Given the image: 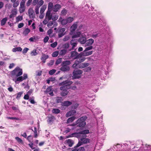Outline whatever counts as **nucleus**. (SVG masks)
Returning a JSON list of instances; mask_svg holds the SVG:
<instances>
[{"instance_id": "obj_1", "label": "nucleus", "mask_w": 151, "mask_h": 151, "mask_svg": "<svg viewBox=\"0 0 151 151\" xmlns=\"http://www.w3.org/2000/svg\"><path fill=\"white\" fill-rule=\"evenodd\" d=\"M73 83V82L67 80L59 83L60 87V90H67L70 88V85Z\"/></svg>"}, {"instance_id": "obj_2", "label": "nucleus", "mask_w": 151, "mask_h": 151, "mask_svg": "<svg viewBox=\"0 0 151 151\" xmlns=\"http://www.w3.org/2000/svg\"><path fill=\"white\" fill-rule=\"evenodd\" d=\"M89 133L88 130H85L78 133H74L72 134L71 135H68L67 138L73 137H86V134Z\"/></svg>"}, {"instance_id": "obj_3", "label": "nucleus", "mask_w": 151, "mask_h": 151, "mask_svg": "<svg viewBox=\"0 0 151 151\" xmlns=\"http://www.w3.org/2000/svg\"><path fill=\"white\" fill-rule=\"evenodd\" d=\"M86 116H83L79 119L76 121V124L78 127H84L86 124V120L87 119Z\"/></svg>"}, {"instance_id": "obj_4", "label": "nucleus", "mask_w": 151, "mask_h": 151, "mask_svg": "<svg viewBox=\"0 0 151 151\" xmlns=\"http://www.w3.org/2000/svg\"><path fill=\"white\" fill-rule=\"evenodd\" d=\"M22 73V69L18 67H17L12 71L11 74L12 77H13L14 76H15L16 77H18L21 76Z\"/></svg>"}, {"instance_id": "obj_5", "label": "nucleus", "mask_w": 151, "mask_h": 151, "mask_svg": "<svg viewBox=\"0 0 151 151\" xmlns=\"http://www.w3.org/2000/svg\"><path fill=\"white\" fill-rule=\"evenodd\" d=\"M79 139V141L77 145V147H78L83 144L87 143L89 142V139L86 138V137H76Z\"/></svg>"}, {"instance_id": "obj_6", "label": "nucleus", "mask_w": 151, "mask_h": 151, "mask_svg": "<svg viewBox=\"0 0 151 151\" xmlns=\"http://www.w3.org/2000/svg\"><path fill=\"white\" fill-rule=\"evenodd\" d=\"M85 58H83L81 59H79L76 60L74 64L73 65L72 67L73 68H78L79 64L83 62L85 60Z\"/></svg>"}, {"instance_id": "obj_7", "label": "nucleus", "mask_w": 151, "mask_h": 151, "mask_svg": "<svg viewBox=\"0 0 151 151\" xmlns=\"http://www.w3.org/2000/svg\"><path fill=\"white\" fill-rule=\"evenodd\" d=\"M78 22H75L71 26L70 28V34L72 35L74 34L75 30L76 29L77 26Z\"/></svg>"}, {"instance_id": "obj_8", "label": "nucleus", "mask_w": 151, "mask_h": 151, "mask_svg": "<svg viewBox=\"0 0 151 151\" xmlns=\"http://www.w3.org/2000/svg\"><path fill=\"white\" fill-rule=\"evenodd\" d=\"M81 53L78 54L77 52L74 51L71 52L70 57L74 59H80V58H81Z\"/></svg>"}, {"instance_id": "obj_9", "label": "nucleus", "mask_w": 151, "mask_h": 151, "mask_svg": "<svg viewBox=\"0 0 151 151\" xmlns=\"http://www.w3.org/2000/svg\"><path fill=\"white\" fill-rule=\"evenodd\" d=\"M72 38H85V35L83 33H81L80 32L77 31L76 32H75Z\"/></svg>"}, {"instance_id": "obj_10", "label": "nucleus", "mask_w": 151, "mask_h": 151, "mask_svg": "<svg viewBox=\"0 0 151 151\" xmlns=\"http://www.w3.org/2000/svg\"><path fill=\"white\" fill-rule=\"evenodd\" d=\"M83 71L81 70H74L73 72V78H78L79 76L82 74Z\"/></svg>"}, {"instance_id": "obj_11", "label": "nucleus", "mask_w": 151, "mask_h": 151, "mask_svg": "<svg viewBox=\"0 0 151 151\" xmlns=\"http://www.w3.org/2000/svg\"><path fill=\"white\" fill-rule=\"evenodd\" d=\"M25 0H22L20 3V7L19 11L20 13L23 12L25 10V7L24 6Z\"/></svg>"}, {"instance_id": "obj_12", "label": "nucleus", "mask_w": 151, "mask_h": 151, "mask_svg": "<svg viewBox=\"0 0 151 151\" xmlns=\"http://www.w3.org/2000/svg\"><path fill=\"white\" fill-rule=\"evenodd\" d=\"M28 15L29 18L33 19L35 17V14L34 10L32 8H30L28 11Z\"/></svg>"}, {"instance_id": "obj_13", "label": "nucleus", "mask_w": 151, "mask_h": 151, "mask_svg": "<svg viewBox=\"0 0 151 151\" xmlns=\"http://www.w3.org/2000/svg\"><path fill=\"white\" fill-rule=\"evenodd\" d=\"M50 20H51V17L49 13L46 12L45 19L43 22V24H46Z\"/></svg>"}, {"instance_id": "obj_14", "label": "nucleus", "mask_w": 151, "mask_h": 151, "mask_svg": "<svg viewBox=\"0 0 151 151\" xmlns=\"http://www.w3.org/2000/svg\"><path fill=\"white\" fill-rule=\"evenodd\" d=\"M47 13H48L49 14V15L51 17V20L52 19L53 21H56L58 19V16L55 13H51V12H49Z\"/></svg>"}, {"instance_id": "obj_15", "label": "nucleus", "mask_w": 151, "mask_h": 151, "mask_svg": "<svg viewBox=\"0 0 151 151\" xmlns=\"http://www.w3.org/2000/svg\"><path fill=\"white\" fill-rule=\"evenodd\" d=\"M65 28H61L58 32V36L59 37H62L65 34Z\"/></svg>"}, {"instance_id": "obj_16", "label": "nucleus", "mask_w": 151, "mask_h": 151, "mask_svg": "<svg viewBox=\"0 0 151 151\" xmlns=\"http://www.w3.org/2000/svg\"><path fill=\"white\" fill-rule=\"evenodd\" d=\"M103 30H100L99 32H93L92 34V37H100L101 35L103 34L102 33Z\"/></svg>"}, {"instance_id": "obj_17", "label": "nucleus", "mask_w": 151, "mask_h": 151, "mask_svg": "<svg viewBox=\"0 0 151 151\" xmlns=\"http://www.w3.org/2000/svg\"><path fill=\"white\" fill-rule=\"evenodd\" d=\"M94 42V40L92 38H90L86 40L85 44V46H89L91 45Z\"/></svg>"}, {"instance_id": "obj_18", "label": "nucleus", "mask_w": 151, "mask_h": 151, "mask_svg": "<svg viewBox=\"0 0 151 151\" xmlns=\"http://www.w3.org/2000/svg\"><path fill=\"white\" fill-rule=\"evenodd\" d=\"M58 21V22L61 23L63 25H65L67 23H68L66 18L63 19V18L61 17H60Z\"/></svg>"}, {"instance_id": "obj_19", "label": "nucleus", "mask_w": 151, "mask_h": 151, "mask_svg": "<svg viewBox=\"0 0 151 151\" xmlns=\"http://www.w3.org/2000/svg\"><path fill=\"white\" fill-rule=\"evenodd\" d=\"M87 51H85V50L81 53L82 56H86L91 55L93 53V51H89L87 52Z\"/></svg>"}, {"instance_id": "obj_20", "label": "nucleus", "mask_w": 151, "mask_h": 151, "mask_svg": "<svg viewBox=\"0 0 151 151\" xmlns=\"http://www.w3.org/2000/svg\"><path fill=\"white\" fill-rule=\"evenodd\" d=\"M47 35L50 37H55V34L53 32V30L51 29H50L47 32Z\"/></svg>"}, {"instance_id": "obj_21", "label": "nucleus", "mask_w": 151, "mask_h": 151, "mask_svg": "<svg viewBox=\"0 0 151 151\" xmlns=\"http://www.w3.org/2000/svg\"><path fill=\"white\" fill-rule=\"evenodd\" d=\"M54 7L53 3L51 2L49 3L48 6V10L46 12H50L51 11L53 10V8Z\"/></svg>"}, {"instance_id": "obj_22", "label": "nucleus", "mask_w": 151, "mask_h": 151, "mask_svg": "<svg viewBox=\"0 0 151 151\" xmlns=\"http://www.w3.org/2000/svg\"><path fill=\"white\" fill-rule=\"evenodd\" d=\"M72 104L71 101H65L61 103V105L62 106H68Z\"/></svg>"}, {"instance_id": "obj_23", "label": "nucleus", "mask_w": 151, "mask_h": 151, "mask_svg": "<svg viewBox=\"0 0 151 151\" xmlns=\"http://www.w3.org/2000/svg\"><path fill=\"white\" fill-rule=\"evenodd\" d=\"M61 6L58 4H56L53 8V10L55 12H57L61 8Z\"/></svg>"}, {"instance_id": "obj_24", "label": "nucleus", "mask_w": 151, "mask_h": 151, "mask_svg": "<svg viewBox=\"0 0 151 151\" xmlns=\"http://www.w3.org/2000/svg\"><path fill=\"white\" fill-rule=\"evenodd\" d=\"M70 43L71 45L72 46V49L71 50L73 49L76 46L77 42L76 40H75V39L73 40L72 39L70 42Z\"/></svg>"}, {"instance_id": "obj_25", "label": "nucleus", "mask_w": 151, "mask_h": 151, "mask_svg": "<svg viewBox=\"0 0 151 151\" xmlns=\"http://www.w3.org/2000/svg\"><path fill=\"white\" fill-rule=\"evenodd\" d=\"M49 57V56L45 54H42L41 58V59L43 63H45L46 62V60Z\"/></svg>"}, {"instance_id": "obj_26", "label": "nucleus", "mask_w": 151, "mask_h": 151, "mask_svg": "<svg viewBox=\"0 0 151 151\" xmlns=\"http://www.w3.org/2000/svg\"><path fill=\"white\" fill-rule=\"evenodd\" d=\"M89 64L88 63H83L80 64H79L78 68H82L88 66Z\"/></svg>"}, {"instance_id": "obj_27", "label": "nucleus", "mask_w": 151, "mask_h": 151, "mask_svg": "<svg viewBox=\"0 0 151 151\" xmlns=\"http://www.w3.org/2000/svg\"><path fill=\"white\" fill-rule=\"evenodd\" d=\"M76 112L75 110H72L68 112L66 114V117H69L74 115Z\"/></svg>"}, {"instance_id": "obj_28", "label": "nucleus", "mask_w": 151, "mask_h": 151, "mask_svg": "<svg viewBox=\"0 0 151 151\" xmlns=\"http://www.w3.org/2000/svg\"><path fill=\"white\" fill-rule=\"evenodd\" d=\"M65 142L67 143L70 147H71L74 144L73 141L70 139H67L65 140Z\"/></svg>"}, {"instance_id": "obj_29", "label": "nucleus", "mask_w": 151, "mask_h": 151, "mask_svg": "<svg viewBox=\"0 0 151 151\" xmlns=\"http://www.w3.org/2000/svg\"><path fill=\"white\" fill-rule=\"evenodd\" d=\"M47 93H48L51 96H53V93L52 91V87H50L46 89Z\"/></svg>"}, {"instance_id": "obj_30", "label": "nucleus", "mask_w": 151, "mask_h": 151, "mask_svg": "<svg viewBox=\"0 0 151 151\" xmlns=\"http://www.w3.org/2000/svg\"><path fill=\"white\" fill-rule=\"evenodd\" d=\"M69 69V66H62L60 68L61 70L64 72L68 71Z\"/></svg>"}, {"instance_id": "obj_31", "label": "nucleus", "mask_w": 151, "mask_h": 151, "mask_svg": "<svg viewBox=\"0 0 151 151\" xmlns=\"http://www.w3.org/2000/svg\"><path fill=\"white\" fill-rule=\"evenodd\" d=\"M70 64V61L69 60H65L63 62L62 64V66H68V65Z\"/></svg>"}, {"instance_id": "obj_32", "label": "nucleus", "mask_w": 151, "mask_h": 151, "mask_svg": "<svg viewBox=\"0 0 151 151\" xmlns=\"http://www.w3.org/2000/svg\"><path fill=\"white\" fill-rule=\"evenodd\" d=\"M47 6L46 5H44L42 6L40 8V13L41 14L44 13V12L46 9Z\"/></svg>"}, {"instance_id": "obj_33", "label": "nucleus", "mask_w": 151, "mask_h": 151, "mask_svg": "<svg viewBox=\"0 0 151 151\" xmlns=\"http://www.w3.org/2000/svg\"><path fill=\"white\" fill-rule=\"evenodd\" d=\"M86 38H79L78 41L82 44H85Z\"/></svg>"}, {"instance_id": "obj_34", "label": "nucleus", "mask_w": 151, "mask_h": 151, "mask_svg": "<svg viewBox=\"0 0 151 151\" xmlns=\"http://www.w3.org/2000/svg\"><path fill=\"white\" fill-rule=\"evenodd\" d=\"M62 91H63L60 93V94L62 96H65L68 95V92L67 90Z\"/></svg>"}, {"instance_id": "obj_35", "label": "nucleus", "mask_w": 151, "mask_h": 151, "mask_svg": "<svg viewBox=\"0 0 151 151\" xmlns=\"http://www.w3.org/2000/svg\"><path fill=\"white\" fill-rule=\"evenodd\" d=\"M22 50V48L20 47H15L14 48L12 49V51L13 52H16L17 51H21Z\"/></svg>"}, {"instance_id": "obj_36", "label": "nucleus", "mask_w": 151, "mask_h": 151, "mask_svg": "<svg viewBox=\"0 0 151 151\" xmlns=\"http://www.w3.org/2000/svg\"><path fill=\"white\" fill-rule=\"evenodd\" d=\"M30 30L28 28H26L23 32V34L24 35H27L30 32Z\"/></svg>"}, {"instance_id": "obj_37", "label": "nucleus", "mask_w": 151, "mask_h": 151, "mask_svg": "<svg viewBox=\"0 0 151 151\" xmlns=\"http://www.w3.org/2000/svg\"><path fill=\"white\" fill-rule=\"evenodd\" d=\"M67 50H66L63 49L61 50L59 52V54L60 55H64L66 53Z\"/></svg>"}, {"instance_id": "obj_38", "label": "nucleus", "mask_w": 151, "mask_h": 151, "mask_svg": "<svg viewBox=\"0 0 151 151\" xmlns=\"http://www.w3.org/2000/svg\"><path fill=\"white\" fill-rule=\"evenodd\" d=\"M13 80L14 81L15 83H17L18 81L21 82L22 80L20 76L17 77V78H14Z\"/></svg>"}, {"instance_id": "obj_39", "label": "nucleus", "mask_w": 151, "mask_h": 151, "mask_svg": "<svg viewBox=\"0 0 151 151\" xmlns=\"http://www.w3.org/2000/svg\"><path fill=\"white\" fill-rule=\"evenodd\" d=\"M84 148L83 147H80L79 148H75L72 151H84Z\"/></svg>"}, {"instance_id": "obj_40", "label": "nucleus", "mask_w": 151, "mask_h": 151, "mask_svg": "<svg viewBox=\"0 0 151 151\" xmlns=\"http://www.w3.org/2000/svg\"><path fill=\"white\" fill-rule=\"evenodd\" d=\"M66 19L68 23L71 22L74 20L73 18L71 17H69L66 18Z\"/></svg>"}, {"instance_id": "obj_41", "label": "nucleus", "mask_w": 151, "mask_h": 151, "mask_svg": "<svg viewBox=\"0 0 151 151\" xmlns=\"http://www.w3.org/2000/svg\"><path fill=\"white\" fill-rule=\"evenodd\" d=\"M75 119V117L74 116H73L69 118L67 120V123H69L72 122Z\"/></svg>"}, {"instance_id": "obj_42", "label": "nucleus", "mask_w": 151, "mask_h": 151, "mask_svg": "<svg viewBox=\"0 0 151 151\" xmlns=\"http://www.w3.org/2000/svg\"><path fill=\"white\" fill-rule=\"evenodd\" d=\"M22 81L23 80L26 79L27 78V74L24 73V74L23 76H20Z\"/></svg>"}, {"instance_id": "obj_43", "label": "nucleus", "mask_w": 151, "mask_h": 151, "mask_svg": "<svg viewBox=\"0 0 151 151\" xmlns=\"http://www.w3.org/2000/svg\"><path fill=\"white\" fill-rule=\"evenodd\" d=\"M60 112V110L57 109H54L52 110V112L53 113L58 114Z\"/></svg>"}, {"instance_id": "obj_44", "label": "nucleus", "mask_w": 151, "mask_h": 151, "mask_svg": "<svg viewBox=\"0 0 151 151\" xmlns=\"http://www.w3.org/2000/svg\"><path fill=\"white\" fill-rule=\"evenodd\" d=\"M7 20L6 18H5L3 19L1 21V25H4L6 23Z\"/></svg>"}, {"instance_id": "obj_45", "label": "nucleus", "mask_w": 151, "mask_h": 151, "mask_svg": "<svg viewBox=\"0 0 151 151\" xmlns=\"http://www.w3.org/2000/svg\"><path fill=\"white\" fill-rule=\"evenodd\" d=\"M12 2L14 3L13 4V6L14 8L17 7L19 4V2L18 1H16Z\"/></svg>"}, {"instance_id": "obj_46", "label": "nucleus", "mask_w": 151, "mask_h": 151, "mask_svg": "<svg viewBox=\"0 0 151 151\" xmlns=\"http://www.w3.org/2000/svg\"><path fill=\"white\" fill-rule=\"evenodd\" d=\"M3 57L4 58V60H6L9 59L10 57L8 55H7L5 54L3 55Z\"/></svg>"}, {"instance_id": "obj_47", "label": "nucleus", "mask_w": 151, "mask_h": 151, "mask_svg": "<svg viewBox=\"0 0 151 151\" xmlns=\"http://www.w3.org/2000/svg\"><path fill=\"white\" fill-rule=\"evenodd\" d=\"M11 13L14 15H16L17 13V10L16 9H12L11 11Z\"/></svg>"}, {"instance_id": "obj_48", "label": "nucleus", "mask_w": 151, "mask_h": 151, "mask_svg": "<svg viewBox=\"0 0 151 151\" xmlns=\"http://www.w3.org/2000/svg\"><path fill=\"white\" fill-rule=\"evenodd\" d=\"M44 3V1L42 0H40L39 1H38V4L37 6H38L40 7V6H41L42 5V4H43Z\"/></svg>"}, {"instance_id": "obj_49", "label": "nucleus", "mask_w": 151, "mask_h": 151, "mask_svg": "<svg viewBox=\"0 0 151 151\" xmlns=\"http://www.w3.org/2000/svg\"><path fill=\"white\" fill-rule=\"evenodd\" d=\"M39 6H36L35 8V11L36 14H38L39 13Z\"/></svg>"}, {"instance_id": "obj_50", "label": "nucleus", "mask_w": 151, "mask_h": 151, "mask_svg": "<svg viewBox=\"0 0 151 151\" xmlns=\"http://www.w3.org/2000/svg\"><path fill=\"white\" fill-rule=\"evenodd\" d=\"M23 17L22 16H19L16 17V20L17 22H18L22 19Z\"/></svg>"}, {"instance_id": "obj_51", "label": "nucleus", "mask_w": 151, "mask_h": 151, "mask_svg": "<svg viewBox=\"0 0 151 151\" xmlns=\"http://www.w3.org/2000/svg\"><path fill=\"white\" fill-rule=\"evenodd\" d=\"M6 118L7 119H15L17 120H19V119L17 117H6Z\"/></svg>"}, {"instance_id": "obj_52", "label": "nucleus", "mask_w": 151, "mask_h": 151, "mask_svg": "<svg viewBox=\"0 0 151 151\" xmlns=\"http://www.w3.org/2000/svg\"><path fill=\"white\" fill-rule=\"evenodd\" d=\"M56 100V102L58 103L61 102L62 101V99L61 97H57Z\"/></svg>"}, {"instance_id": "obj_53", "label": "nucleus", "mask_w": 151, "mask_h": 151, "mask_svg": "<svg viewBox=\"0 0 151 151\" xmlns=\"http://www.w3.org/2000/svg\"><path fill=\"white\" fill-rule=\"evenodd\" d=\"M31 54L32 56H35L37 55V53L36 52V50L35 49L33 50L31 52Z\"/></svg>"}, {"instance_id": "obj_54", "label": "nucleus", "mask_w": 151, "mask_h": 151, "mask_svg": "<svg viewBox=\"0 0 151 151\" xmlns=\"http://www.w3.org/2000/svg\"><path fill=\"white\" fill-rule=\"evenodd\" d=\"M23 92H19L17 95L16 98L17 99H19L20 97L23 94Z\"/></svg>"}, {"instance_id": "obj_55", "label": "nucleus", "mask_w": 151, "mask_h": 151, "mask_svg": "<svg viewBox=\"0 0 151 151\" xmlns=\"http://www.w3.org/2000/svg\"><path fill=\"white\" fill-rule=\"evenodd\" d=\"M56 71V70H55L52 69V70H50L49 71V73L50 75H53L54 73H55Z\"/></svg>"}, {"instance_id": "obj_56", "label": "nucleus", "mask_w": 151, "mask_h": 151, "mask_svg": "<svg viewBox=\"0 0 151 151\" xmlns=\"http://www.w3.org/2000/svg\"><path fill=\"white\" fill-rule=\"evenodd\" d=\"M62 58H60L58 59L56 61V64L58 65L60 64L62 61Z\"/></svg>"}, {"instance_id": "obj_57", "label": "nucleus", "mask_w": 151, "mask_h": 151, "mask_svg": "<svg viewBox=\"0 0 151 151\" xmlns=\"http://www.w3.org/2000/svg\"><path fill=\"white\" fill-rule=\"evenodd\" d=\"M67 11L65 9H63L61 11V15H65L66 14Z\"/></svg>"}, {"instance_id": "obj_58", "label": "nucleus", "mask_w": 151, "mask_h": 151, "mask_svg": "<svg viewBox=\"0 0 151 151\" xmlns=\"http://www.w3.org/2000/svg\"><path fill=\"white\" fill-rule=\"evenodd\" d=\"M59 54V52L58 51H55L52 54L53 57H57Z\"/></svg>"}, {"instance_id": "obj_59", "label": "nucleus", "mask_w": 151, "mask_h": 151, "mask_svg": "<svg viewBox=\"0 0 151 151\" xmlns=\"http://www.w3.org/2000/svg\"><path fill=\"white\" fill-rule=\"evenodd\" d=\"M15 139L19 143H22L23 142L22 140L18 137H16Z\"/></svg>"}, {"instance_id": "obj_60", "label": "nucleus", "mask_w": 151, "mask_h": 151, "mask_svg": "<svg viewBox=\"0 0 151 151\" xmlns=\"http://www.w3.org/2000/svg\"><path fill=\"white\" fill-rule=\"evenodd\" d=\"M29 49L27 47L25 48L23 50L22 53L23 54H26L27 51L29 50Z\"/></svg>"}, {"instance_id": "obj_61", "label": "nucleus", "mask_w": 151, "mask_h": 151, "mask_svg": "<svg viewBox=\"0 0 151 151\" xmlns=\"http://www.w3.org/2000/svg\"><path fill=\"white\" fill-rule=\"evenodd\" d=\"M53 22H50L47 24V26L48 27H51L53 25Z\"/></svg>"}, {"instance_id": "obj_62", "label": "nucleus", "mask_w": 151, "mask_h": 151, "mask_svg": "<svg viewBox=\"0 0 151 151\" xmlns=\"http://www.w3.org/2000/svg\"><path fill=\"white\" fill-rule=\"evenodd\" d=\"M54 63V61L53 60H51L48 63H47V65L48 66H50L53 65Z\"/></svg>"}, {"instance_id": "obj_63", "label": "nucleus", "mask_w": 151, "mask_h": 151, "mask_svg": "<svg viewBox=\"0 0 151 151\" xmlns=\"http://www.w3.org/2000/svg\"><path fill=\"white\" fill-rule=\"evenodd\" d=\"M57 42H54L51 44L50 45L51 47H52L53 48H54L57 46Z\"/></svg>"}, {"instance_id": "obj_64", "label": "nucleus", "mask_w": 151, "mask_h": 151, "mask_svg": "<svg viewBox=\"0 0 151 151\" xmlns=\"http://www.w3.org/2000/svg\"><path fill=\"white\" fill-rule=\"evenodd\" d=\"M93 48V46H90L89 47H86L85 49V51H88L91 50Z\"/></svg>"}]
</instances>
